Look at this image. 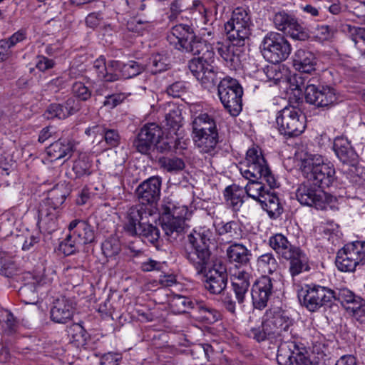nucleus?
Segmentation results:
<instances>
[{"mask_svg":"<svg viewBox=\"0 0 365 365\" xmlns=\"http://www.w3.org/2000/svg\"><path fill=\"white\" fill-rule=\"evenodd\" d=\"M167 40L175 49L192 55H200L188 62L192 74L208 91L215 88L225 77L222 72L212 65L215 52L212 48L196 35L192 25L179 24L173 26L167 36Z\"/></svg>","mask_w":365,"mask_h":365,"instance_id":"nucleus-1","label":"nucleus"},{"mask_svg":"<svg viewBox=\"0 0 365 365\" xmlns=\"http://www.w3.org/2000/svg\"><path fill=\"white\" fill-rule=\"evenodd\" d=\"M150 212L143 205L132 207L128 210L124 225L125 232L130 236H138L158 250L160 246V231L158 227L148 223Z\"/></svg>","mask_w":365,"mask_h":365,"instance_id":"nucleus-2","label":"nucleus"},{"mask_svg":"<svg viewBox=\"0 0 365 365\" xmlns=\"http://www.w3.org/2000/svg\"><path fill=\"white\" fill-rule=\"evenodd\" d=\"M240 171L246 179L263 178L271 188L279 187V182L259 147H252L247 150L245 161L240 164Z\"/></svg>","mask_w":365,"mask_h":365,"instance_id":"nucleus-3","label":"nucleus"},{"mask_svg":"<svg viewBox=\"0 0 365 365\" xmlns=\"http://www.w3.org/2000/svg\"><path fill=\"white\" fill-rule=\"evenodd\" d=\"M159 212L165 234L175 240L184 231L185 219L188 213L187 207L180 205L167 197L163 199Z\"/></svg>","mask_w":365,"mask_h":365,"instance_id":"nucleus-4","label":"nucleus"},{"mask_svg":"<svg viewBox=\"0 0 365 365\" xmlns=\"http://www.w3.org/2000/svg\"><path fill=\"white\" fill-rule=\"evenodd\" d=\"M68 194V189L63 185H57L48 192L47 198L40 204L38 211V223L41 227H45L48 232L55 230L57 209L63 205Z\"/></svg>","mask_w":365,"mask_h":365,"instance_id":"nucleus-5","label":"nucleus"},{"mask_svg":"<svg viewBox=\"0 0 365 365\" xmlns=\"http://www.w3.org/2000/svg\"><path fill=\"white\" fill-rule=\"evenodd\" d=\"M304 177L314 185L324 190L329 187L336 179L335 169L331 163L324 161L322 156H312L302 163Z\"/></svg>","mask_w":365,"mask_h":365,"instance_id":"nucleus-6","label":"nucleus"},{"mask_svg":"<svg viewBox=\"0 0 365 365\" xmlns=\"http://www.w3.org/2000/svg\"><path fill=\"white\" fill-rule=\"evenodd\" d=\"M334 289L315 283L305 284L298 291V298L309 311L331 307L335 302Z\"/></svg>","mask_w":365,"mask_h":365,"instance_id":"nucleus-7","label":"nucleus"},{"mask_svg":"<svg viewBox=\"0 0 365 365\" xmlns=\"http://www.w3.org/2000/svg\"><path fill=\"white\" fill-rule=\"evenodd\" d=\"M217 95L225 109L232 115L237 116L242 110L243 89L235 78L225 77L217 85Z\"/></svg>","mask_w":365,"mask_h":365,"instance_id":"nucleus-8","label":"nucleus"},{"mask_svg":"<svg viewBox=\"0 0 365 365\" xmlns=\"http://www.w3.org/2000/svg\"><path fill=\"white\" fill-rule=\"evenodd\" d=\"M276 123L281 135L287 138L300 135L306 128V118L299 108L288 106L277 113Z\"/></svg>","mask_w":365,"mask_h":365,"instance_id":"nucleus-9","label":"nucleus"},{"mask_svg":"<svg viewBox=\"0 0 365 365\" xmlns=\"http://www.w3.org/2000/svg\"><path fill=\"white\" fill-rule=\"evenodd\" d=\"M277 361L279 365H318L319 359H311L304 344L296 341L281 342L278 346Z\"/></svg>","mask_w":365,"mask_h":365,"instance_id":"nucleus-10","label":"nucleus"},{"mask_svg":"<svg viewBox=\"0 0 365 365\" xmlns=\"http://www.w3.org/2000/svg\"><path fill=\"white\" fill-rule=\"evenodd\" d=\"M250 16L245 8L237 7L232 14L231 19L225 24L228 41L234 44L244 46L251 34Z\"/></svg>","mask_w":365,"mask_h":365,"instance_id":"nucleus-11","label":"nucleus"},{"mask_svg":"<svg viewBox=\"0 0 365 365\" xmlns=\"http://www.w3.org/2000/svg\"><path fill=\"white\" fill-rule=\"evenodd\" d=\"M263 56L272 64L285 61L291 53L292 46L287 39L277 32L267 33L261 43Z\"/></svg>","mask_w":365,"mask_h":365,"instance_id":"nucleus-12","label":"nucleus"},{"mask_svg":"<svg viewBox=\"0 0 365 365\" xmlns=\"http://www.w3.org/2000/svg\"><path fill=\"white\" fill-rule=\"evenodd\" d=\"M296 198L302 205L323 210L331 202L333 197L307 180L297 187Z\"/></svg>","mask_w":365,"mask_h":365,"instance_id":"nucleus-13","label":"nucleus"},{"mask_svg":"<svg viewBox=\"0 0 365 365\" xmlns=\"http://www.w3.org/2000/svg\"><path fill=\"white\" fill-rule=\"evenodd\" d=\"M365 262V241L346 245L337 252L335 263L341 272H353L357 265Z\"/></svg>","mask_w":365,"mask_h":365,"instance_id":"nucleus-14","label":"nucleus"},{"mask_svg":"<svg viewBox=\"0 0 365 365\" xmlns=\"http://www.w3.org/2000/svg\"><path fill=\"white\" fill-rule=\"evenodd\" d=\"M275 28L293 40L304 41L309 38V31L292 14L281 11L273 17Z\"/></svg>","mask_w":365,"mask_h":365,"instance_id":"nucleus-15","label":"nucleus"},{"mask_svg":"<svg viewBox=\"0 0 365 365\" xmlns=\"http://www.w3.org/2000/svg\"><path fill=\"white\" fill-rule=\"evenodd\" d=\"M262 317L274 338L292 334L294 321L281 308L275 307L267 309Z\"/></svg>","mask_w":365,"mask_h":365,"instance_id":"nucleus-16","label":"nucleus"},{"mask_svg":"<svg viewBox=\"0 0 365 365\" xmlns=\"http://www.w3.org/2000/svg\"><path fill=\"white\" fill-rule=\"evenodd\" d=\"M304 89L306 102L317 107L329 108L338 101L336 91L331 86H315L309 80Z\"/></svg>","mask_w":365,"mask_h":365,"instance_id":"nucleus-17","label":"nucleus"},{"mask_svg":"<svg viewBox=\"0 0 365 365\" xmlns=\"http://www.w3.org/2000/svg\"><path fill=\"white\" fill-rule=\"evenodd\" d=\"M163 135L160 126L155 123H146L143 125L135 140L133 146L141 154L148 155L154 148V145Z\"/></svg>","mask_w":365,"mask_h":365,"instance_id":"nucleus-18","label":"nucleus"},{"mask_svg":"<svg viewBox=\"0 0 365 365\" xmlns=\"http://www.w3.org/2000/svg\"><path fill=\"white\" fill-rule=\"evenodd\" d=\"M274 282L267 275H262L255 280L251 288L254 308L262 310L267 306L269 300L274 293Z\"/></svg>","mask_w":365,"mask_h":365,"instance_id":"nucleus-19","label":"nucleus"},{"mask_svg":"<svg viewBox=\"0 0 365 365\" xmlns=\"http://www.w3.org/2000/svg\"><path fill=\"white\" fill-rule=\"evenodd\" d=\"M202 275L205 278V288L212 294H220L227 287L228 274L225 266L217 267L215 264Z\"/></svg>","mask_w":365,"mask_h":365,"instance_id":"nucleus-20","label":"nucleus"},{"mask_svg":"<svg viewBox=\"0 0 365 365\" xmlns=\"http://www.w3.org/2000/svg\"><path fill=\"white\" fill-rule=\"evenodd\" d=\"M162 180L158 176H153L140 183L135 193L142 205H153L160 199Z\"/></svg>","mask_w":365,"mask_h":365,"instance_id":"nucleus-21","label":"nucleus"},{"mask_svg":"<svg viewBox=\"0 0 365 365\" xmlns=\"http://www.w3.org/2000/svg\"><path fill=\"white\" fill-rule=\"evenodd\" d=\"M211 250L210 248L185 247L183 257L195 269L197 275H202L210 268L211 264Z\"/></svg>","mask_w":365,"mask_h":365,"instance_id":"nucleus-22","label":"nucleus"},{"mask_svg":"<svg viewBox=\"0 0 365 365\" xmlns=\"http://www.w3.org/2000/svg\"><path fill=\"white\" fill-rule=\"evenodd\" d=\"M74 312L73 300L63 296L53 302L50 311V318L54 323L66 324L72 319Z\"/></svg>","mask_w":365,"mask_h":365,"instance_id":"nucleus-23","label":"nucleus"},{"mask_svg":"<svg viewBox=\"0 0 365 365\" xmlns=\"http://www.w3.org/2000/svg\"><path fill=\"white\" fill-rule=\"evenodd\" d=\"M225 253L228 262L237 268L250 267L251 264L252 252L242 243H231Z\"/></svg>","mask_w":365,"mask_h":365,"instance_id":"nucleus-24","label":"nucleus"},{"mask_svg":"<svg viewBox=\"0 0 365 365\" xmlns=\"http://www.w3.org/2000/svg\"><path fill=\"white\" fill-rule=\"evenodd\" d=\"M292 62L296 71L311 74L316 71L317 58L312 51L303 47L297 49L294 53Z\"/></svg>","mask_w":365,"mask_h":365,"instance_id":"nucleus-25","label":"nucleus"},{"mask_svg":"<svg viewBox=\"0 0 365 365\" xmlns=\"http://www.w3.org/2000/svg\"><path fill=\"white\" fill-rule=\"evenodd\" d=\"M69 232H73V237L82 245L93 243L95 240V230L87 221L73 220L68 226Z\"/></svg>","mask_w":365,"mask_h":365,"instance_id":"nucleus-26","label":"nucleus"},{"mask_svg":"<svg viewBox=\"0 0 365 365\" xmlns=\"http://www.w3.org/2000/svg\"><path fill=\"white\" fill-rule=\"evenodd\" d=\"M333 149L344 164L354 165L357 163L358 155L346 138L336 137L334 141Z\"/></svg>","mask_w":365,"mask_h":365,"instance_id":"nucleus-27","label":"nucleus"},{"mask_svg":"<svg viewBox=\"0 0 365 365\" xmlns=\"http://www.w3.org/2000/svg\"><path fill=\"white\" fill-rule=\"evenodd\" d=\"M74 142L68 138H60L46 148V153L51 160L66 158L69 159L74 151Z\"/></svg>","mask_w":365,"mask_h":365,"instance_id":"nucleus-28","label":"nucleus"},{"mask_svg":"<svg viewBox=\"0 0 365 365\" xmlns=\"http://www.w3.org/2000/svg\"><path fill=\"white\" fill-rule=\"evenodd\" d=\"M251 279L252 274L250 272L241 270L235 274L231 282L232 292L235 294V299L240 305L245 302L246 294L250 287Z\"/></svg>","mask_w":365,"mask_h":365,"instance_id":"nucleus-29","label":"nucleus"},{"mask_svg":"<svg viewBox=\"0 0 365 365\" xmlns=\"http://www.w3.org/2000/svg\"><path fill=\"white\" fill-rule=\"evenodd\" d=\"M187 240L190 247L197 248H210L215 242V232L206 227L195 228L188 235Z\"/></svg>","mask_w":365,"mask_h":365,"instance_id":"nucleus-30","label":"nucleus"},{"mask_svg":"<svg viewBox=\"0 0 365 365\" xmlns=\"http://www.w3.org/2000/svg\"><path fill=\"white\" fill-rule=\"evenodd\" d=\"M273 189L270 187L269 189L267 188L257 202L260 203L262 207L267 211L271 218L275 219L282 213L283 208L278 196L272 190Z\"/></svg>","mask_w":365,"mask_h":365,"instance_id":"nucleus-31","label":"nucleus"},{"mask_svg":"<svg viewBox=\"0 0 365 365\" xmlns=\"http://www.w3.org/2000/svg\"><path fill=\"white\" fill-rule=\"evenodd\" d=\"M290 255L284 259L289 261V272L292 279L294 280L295 277L301 273L309 271V258L300 247L291 253Z\"/></svg>","mask_w":365,"mask_h":365,"instance_id":"nucleus-32","label":"nucleus"},{"mask_svg":"<svg viewBox=\"0 0 365 365\" xmlns=\"http://www.w3.org/2000/svg\"><path fill=\"white\" fill-rule=\"evenodd\" d=\"M193 140L201 153L212 155L215 153L217 145L219 143V133L204 132L194 134Z\"/></svg>","mask_w":365,"mask_h":365,"instance_id":"nucleus-33","label":"nucleus"},{"mask_svg":"<svg viewBox=\"0 0 365 365\" xmlns=\"http://www.w3.org/2000/svg\"><path fill=\"white\" fill-rule=\"evenodd\" d=\"M111 68L120 75V78H131L140 74L145 68V66L135 61L124 63L120 61H110Z\"/></svg>","mask_w":365,"mask_h":365,"instance_id":"nucleus-34","label":"nucleus"},{"mask_svg":"<svg viewBox=\"0 0 365 365\" xmlns=\"http://www.w3.org/2000/svg\"><path fill=\"white\" fill-rule=\"evenodd\" d=\"M269 245L283 259L291 256V253L299 248L292 245L287 237L281 233L271 236L269 239Z\"/></svg>","mask_w":365,"mask_h":365,"instance_id":"nucleus-35","label":"nucleus"},{"mask_svg":"<svg viewBox=\"0 0 365 365\" xmlns=\"http://www.w3.org/2000/svg\"><path fill=\"white\" fill-rule=\"evenodd\" d=\"M208 46L212 48V51L215 49L225 61L230 62L231 64L239 61L238 48L236 47H241L242 46L234 44L232 41H229V43L220 41H213L212 44Z\"/></svg>","mask_w":365,"mask_h":365,"instance_id":"nucleus-36","label":"nucleus"},{"mask_svg":"<svg viewBox=\"0 0 365 365\" xmlns=\"http://www.w3.org/2000/svg\"><path fill=\"white\" fill-rule=\"evenodd\" d=\"M93 69L101 81L115 82L120 79L119 73L114 71L113 68H111L110 61L106 64V58L103 56L99 57L94 61Z\"/></svg>","mask_w":365,"mask_h":365,"instance_id":"nucleus-37","label":"nucleus"},{"mask_svg":"<svg viewBox=\"0 0 365 365\" xmlns=\"http://www.w3.org/2000/svg\"><path fill=\"white\" fill-rule=\"evenodd\" d=\"M192 129L193 135L204 132L218 133L215 119L206 113H200L193 118Z\"/></svg>","mask_w":365,"mask_h":365,"instance_id":"nucleus-38","label":"nucleus"},{"mask_svg":"<svg viewBox=\"0 0 365 365\" xmlns=\"http://www.w3.org/2000/svg\"><path fill=\"white\" fill-rule=\"evenodd\" d=\"M224 197L227 205L237 211L244 202L245 190L235 184L227 186L224 190Z\"/></svg>","mask_w":365,"mask_h":365,"instance_id":"nucleus-39","label":"nucleus"},{"mask_svg":"<svg viewBox=\"0 0 365 365\" xmlns=\"http://www.w3.org/2000/svg\"><path fill=\"white\" fill-rule=\"evenodd\" d=\"M186 351L201 364L212 361L215 356L214 349L209 344H195Z\"/></svg>","mask_w":365,"mask_h":365,"instance_id":"nucleus-40","label":"nucleus"},{"mask_svg":"<svg viewBox=\"0 0 365 365\" xmlns=\"http://www.w3.org/2000/svg\"><path fill=\"white\" fill-rule=\"evenodd\" d=\"M334 292L335 302H339L346 311L361 302V297L347 287L335 288Z\"/></svg>","mask_w":365,"mask_h":365,"instance_id":"nucleus-41","label":"nucleus"},{"mask_svg":"<svg viewBox=\"0 0 365 365\" xmlns=\"http://www.w3.org/2000/svg\"><path fill=\"white\" fill-rule=\"evenodd\" d=\"M40 282L33 277L32 281L25 283L19 290L21 301L26 304H34L38 302V291Z\"/></svg>","mask_w":365,"mask_h":365,"instance_id":"nucleus-42","label":"nucleus"},{"mask_svg":"<svg viewBox=\"0 0 365 365\" xmlns=\"http://www.w3.org/2000/svg\"><path fill=\"white\" fill-rule=\"evenodd\" d=\"M194 310L198 314L197 317L207 324H213L220 319L221 315L217 310L202 302H197Z\"/></svg>","mask_w":365,"mask_h":365,"instance_id":"nucleus-43","label":"nucleus"},{"mask_svg":"<svg viewBox=\"0 0 365 365\" xmlns=\"http://www.w3.org/2000/svg\"><path fill=\"white\" fill-rule=\"evenodd\" d=\"M170 68V61L167 54L157 53L153 54L148 63V69L153 74H158Z\"/></svg>","mask_w":365,"mask_h":365,"instance_id":"nucleus-44","label":"nucleus"},{"mask_svg":"<svg viewBox=\"0 0 365 365\" xmlns=\"http://www.w3.org/2000/svg\"><path fill=\"white\" fill-rule=\"evenodd\" d=\"M68 336L75 346H83L86 345L89 334L80 323H75L67 327Z\"/></svg>","mask_w":365,"mask_h":365,"instance_id":"nucleus-45","label":"nucleus"},{"mask_svg":"<svg viewBox=\"0 0 365 365\" xmlns=\"http://www.w3.org/2000/svg\"><path fill=\"white\" fill-rule=\"evenodd\" d=\"M197 301L182 295H175L170 300V307L175 314H184L195 309Z\"/></svg>","mask_w":365,"mask_h":365,"instance_id":"nucleus-46","label":"nucleus"},{"mask_svg":"<svg viewBox=\"0 0 365 365\" xmlns=\"http://www.w3.org/2000/svg\"><path fill=\"white\" fill-rule=\"evenodd\" d=\"M257 267L264 274H272L279 267L278 262L272 252L261 255L257 259Z\"/></svg>","mask_w":365,"mask_h":365,"instance_id":"nucleus-47","label":"nucleus"},{"mask_svg":"<svg viewBox=\"0 0 365 365\" xmlns=\"http://www.w3.org/2000/svg\"><path fill=\"white\" fill-rule=\"evenodd\" d=\"M160 168L170 173H178L185 168L184 160L178 157H161L158 160Z\"/></svg>","mask_w":365,"mask_h":365,"instance_id":"nucleus-48","label":"nucleus"},{"mask_svg":"<svg viewBox=\"0 0 365 365\" xmlns=\"http://www.w3.org/2000/svg\"><path fill=\"white\" fill-rule=\"evenodd\" d=\"M247 335L258 343L274 338L263 318L262 319L261 325L250 328L247 330Z\"/></svg>","mask_w":365,"mask_h":365,"instance_id":"nucleus-49","label":"nucleus"},{"mask_svg":"<svg viewBox=\"0 0 365 365\" xmlns=\"http://www.w3.org/2000/svg\"><path fill=\"white\" fill-rule=\"evenodd\" d=\"M91 166L92 163L88 156L86 154H81L78 158L74 161L73 170L76 178H80L83 176H88L91 174Z\"/></svg>","mask_w":365,"mask_h":365,"instance_id":"nucleus-50","label":"nucleus"},{"mask_svg":"<svg viewBox=\"0 0 365 365\" xmlns=\"http://www.w3.org/2000/svg\"><path fill=\"white\" fill-rule=\"evenodd\" d=\"M259 178L247 179L249 182L245 187V194L255 200H258L267 189L266 186L258 181Z\"/></svg>","mask_w":365,"mask_h":365,"instance_id":"nucleus-51","label":"nucleus"},{"mask_svg":"<svg viewBox=\"0 0 365 365\" xmlns=\"http://www.w3.org/2000/svg\"><path fill=\"white\" fill-rule=\"evenodd\" d=\"M165 126L168 129L172 130L174 133L182 126V112L179 108H175L170 110L165 115Z\"/></svg>","mask_w":365,"mask_h":365,"instance_id":"nucleus-52","label":"nucleus"},{"mask_svg":"<svg viewBox=\"0 0 365 365\" xmlns=\"http://www.w3.org/2000/svg\"><path fill=\"white\" fill-rule=\"evenodd\" d=\"M81 247V245L77 239L73 237V232H69L66 237L60 243L59 250L65 255H71L78 252Z\"/></svg>","mask_w":365,"mask_h":365,"instance_id":"nucleus-53","label":"nucleus"},{"mask_svg":"<svg viewBox=\"0 0 365 365\" xmlns=\"http://www.w3.org/2000/svg\"><path fill=\"white\" fill-rule=\"evenodd\" d=\"M102 251L107 258L113 257L121 250L120 242L115 237H110L102 243Z\"/></svg>","mask_w":365,"mask_h":365,"instance_id":"nucleus-54","label":"nucleus"},{"mask_svg":"<svg viewBox=\"0 0 365 365\" xmlns=\"http://www.w3.org/2000/svg\"><path fill=\"white\" fill-rule=\"evenodd\" d=\"M72 93L79 101H87L91 97V91L80 81H76L73 84Z\"/></svg>","mask_w":365,"mask_h":365,"instance_id":"nucleus-55","label":"nucleus"},{"mask_svg":"<svg viewBox=\"0 0 365 365\" xmlns=\"http://www.w3.org/2000/svg\"><path fill=\"white\" fill-rule=\"evenodd\" d=\"M14 217L9 213H3L0 217V232L6 237L12 233Z\"/></svg>","mask_w":365,"mask_h":365,"instance_id":"nucleus-56","label":"nucleus"},{"mask_svg":"<svg viewBox=\"0 0 365 365\" xmlns=\"http://www.w3.org/2000/svg\"><path fill=\"white\" fill-rule=\"evenodd\" d=\"M48 118H57L58 119H66L68 118V113L66 112L63 103H51L46 110Z\"/></svg>","mask_w":365,"mask_h":365,"instance_id":"nucleus-57","label":"nucleus"},{"mask_svg":"<svg viewBox=\"0 0 365 365\" xmlns=\"http://www.w3.org/2000/svg\"><path fill=\"white\" fill-rule=\"evenodd\" d=\"M263 71L267 78L266 81L272 82L274 85H277L282 78L283 75L276 64L267 66Z\"/></svg>","mask_w":365,"mask_h":365,"instance_id":"nucleus-58","label":"nucleus"},{"mask_svg":"<svg viewBox=\"0 0 365 365\" xmlns=\"http://www.w3.org/2000/svg\"><path fill=\"white\" fill-rule=\"evenodd\" d=\"M238 230V224L235 221H230L226 223L220 222L215 226V232L219 235L230 234V237L237 234Z\"/></svg>","mask_w":365,"mask_h":365,"instance_id":"nucleus-59","label":"nucleus"},{"mask_svg":"<svg viewBox=\"0 0 365 365\" xmlns=\"http://www.w3.org/2000/svg\"><path fill=\"white\" fill-rule=\"evenodd\" d=\"M221 301L223 307L227 312L232 314H235L237 302L232 292L223 293L221 297Z\"/></svg>","mask_w":365,"mask_h":365,"instance_id":"nucleus-60","label":"nucleus"},{"mask_svg":"<svg viewBox=\"0 0 365 365\" xmlns=\"http://www.w3.org/2000/svg\"><path fill=\"white\" fill-rule=\"evenodd\" d=\"M360 323L365 322V299L361 298V302H358L356 305L353 306L347 311Z\"/></svg>","mask_w":365,"mask_h":365,"instance_id":"nucleus-61","label":"nucleus"},{"mask_svg":"<svg viewBox=\"0 0 365 365\" xmlns=\"http://www.w3.org/2000/svg\"><path fill=\"white\" fill-rule=\"evenodd\" d=\"M102 138L105 140L106 144L110 148L117 147L120 140L117 130L108 129L107 128Z\"/></svg>","mask_w":365,"mask_h":365,"instance_id":"nucleus-62","label":"nucleus"},{"mask_svg":"<svg viewBox=\"0 0 365 365\" xmlns=\"http://www.w3.org/2000/svg\"><path fill=\"white\" fill-rule=\"evenodd\" d=\"M65 110L68 113V117L78 113L81 108V102L74 97L68 98L64 103Z\"/></svg>","mask_w":365,"mask_h":365,"instance_id":"nucleus-63","label":"nucleus"},{"mask_svg":"<svg viewBox=\"0 0 365 365\" xmlns=\"http://www.w3.org/2000/svg\"><path fill=\"white\" fill-rule=\"evenodd\" d=\"M125 96L123 93H114L106 95L103 105L109 108H114L125 100Z\"/></svg>","mask_w":365,"mask_h":365,"instance_id":"nucleus-64","label":"nucleus"}]
</instances>
